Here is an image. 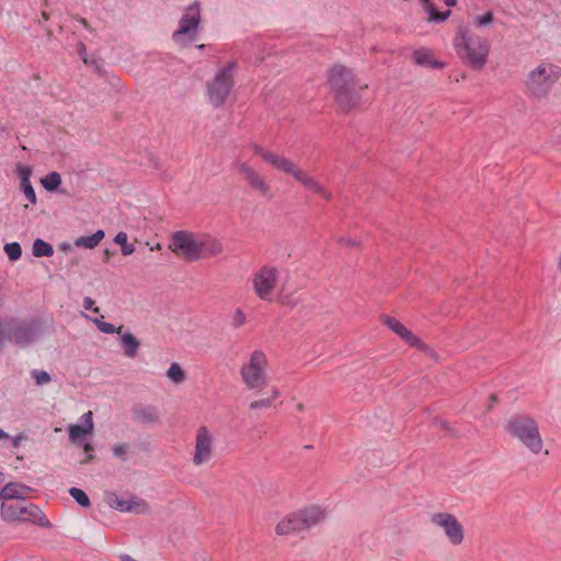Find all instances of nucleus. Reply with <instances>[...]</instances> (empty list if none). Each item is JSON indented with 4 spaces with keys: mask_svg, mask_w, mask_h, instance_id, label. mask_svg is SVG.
<instances>
[{
    "mask_svg": "<svg viewBox=\"0 0 561 561\" xmlns=\"http://www.w3.org/2000/svg\"><path fill=\"white\" fill-rule=\"evenodd\" d=\"M69 494L80 506L89 507L91 505V501L83 490L79 488H70Z\"/></svg>",
    "mask_w": 561,
    "mask_h": 561,
    "instance_id": "nucleus-33",
    "label": "nucleus"
},
{
    "mask_svg": "<svg viewBox=\"0 0 561 561\" xmlns=\"http://www.w3.org/2000/svg\"><path fill=\"white\" fill-rule=\"evenodd\" d=\"M94 324L98 327L99 331L106 334L121 333L123 327L116 328L114 324L103 321L102 319L95 318L92 319Z\"/></svg>",
    "mask_w": 561,
    "mask_h": 561,
    "instance_id": "nucleus-34",
    "label": "nucleus"
},
{
    "mask_svg": "<svg viewBox=\"0 0 561 561\" xmlns=\"http://www.w3.org/2000/svg\"><path fill=\"white\" fill-rule=\"evenodd\" d=\"M271 397L266 399L255 400L250 403V409L252 410H259L268 408L272 405L273 401L279 397V391L276 388H272L271 390Z\"/></svg>",
    "mask_w": 561,
    "mask_h": 561,
    "instance_id": "nucleus-32",
    "label": "nucleus"
},
{
    "mask_svg": "<svg viewBox=\"0 0 561 561\" xmlns=\"http://www.w3.org/2000/svg\"><path fill=\"white\" fill-rule=\"evenodd\" d=\"M399 336L409 345L432 354V351L424 343H422L420 339L415 336L409 329H405Z\"/></svg>",
    "mask_w": 561,
    "mask_h": 561,
    "instance_id": "nucleus-28",
    "label": "nucleus"
},
{
    "mask_svg": "<svg viewBox=\"0 0 561 561\" xmlns=\"http://www.w3.org/2000/svg\"><path fill=\"white\" fill-rule=\"evenodd\" d=\"M249 148L252 152L259 156L262 161L273 167L275 170L283 172L287 175L293 176L298 183H300L306 190L318 194L325 201L332 198V193L322 185L316 178L309 174L307 171L298 167L293 160L285 157L284 154L268 150L257 142H251Z\"/></svg>",
    "mask_w": 561,
    "mask_h": 561,
    "instance_id": "nucleus-1",
    "label": "nucleus"
},
{
    "mask_svg": "<svg viewBox=\"0 0 561 561\" xmlns=\"http://www.w3.org/2000/svg\"><path fill=\"white\" fill-rule=\"evenodd\" d=\"M241 380L249 390L260 389L268 381L267 357L264 352L256 350L240 368Z\"/></svg>",
    "mask_w": 561,
    "mask_h": 561,
    "instance_id": "nucleus-9",
    "label": "nucleus"
},
{
    "mask_svg": "<svg viewBox=\"0 0 561 561\" xmlns=\"http://www.w3.org/2000/svg\"><path fill=\"white\" fill-rule=\"evenodd\" d=\"M32 186V183H31V179H23V181H21V188L22 191L25 190L26 187H30Z\"/></svg>",
    "mask_w": 561,
    "mask_h": 561,
    "instance_id": "nucleus-49",
    "label": "nucleus"
},
{
    "mask_svg": "<svg viewBox=\"0 0 561 561\" xmlns=\"http://www.w3.org/2000/svg\"><path fill=\"white\" fill-rule=\"evenodd\" d=\"M341 241H342V242H345V243H347V244H350V245H355V244H356V242H355V241H352V240H344V239H343V240H341Z\"/></svg>",
    "mask_w": 561,
    "mask_h": 561,
    "instance_id": "nucleus-52",
    "label": "nucleus"
},
{
    "mask_svg": "<svg viewBox=\"0 0 561 561\" xmlns=\"http://www.w3.org/2000/svg\"><path fill=\"white\" fill-rule=\"evenodd\" d=\"M3 250L11 261H18L22 255V249L18 242L5 243Z\"/></svg>",
    "mask_w": 561,
    "mask_h": 561,
    "instance_id": "nucleus-35",
    "label": "nucleus"
},
{
    "mask_svg": "<svg viewBox=\"0 0 561 561\" xmlns=\"http://www.w3.org/2000/svg\"><path fill=\"white\" fill-rule=\"evenodd\" d=\"M413 59L415 64L421 66L437 67L438 65L432 60L431 53L425 48L416 49L413 53Z\"/></svg>",
    "mask_w": 561,
    "mask_h": 561,
    "instance_id": "nucleus-31",
    "label": "nucleus"
},
{
    "mask_svg": "<svg viewBox=\"0 0 561 561\" xmlns=\"http://www.w3.org/2000/svg\"><path fill=\"white\" fill-rule=\"evenodd\" d=\"M4 481V474L2 471H0V484Z\"/></svg>",
    "mask_w": 561,
    "mask_h": 561,
    "instance_id": "nucleus-54",
    "label": "nucleus"
},
{
    "mask_svg": "<svg viewBox=\"0 0 561 561\" xmlns=\"http://www.w3.org/2000/svg\"><path fill=\"white\" fill-rule=\"evenodd\" d=\"M214 451L215 438L213 433L206 426H199L195 435L193 463L197 467L208 463L213 459Z\"/></svg>",
    "mask_w": 561,
    "mask_h": 561,
    "instance_id": "nucleus-14",
    "label": "nucleus"
},
{
    "mask_svg": "<svg viewBox=\"0 0 561 561\" xmlns=\"http://www.w3.org/2000/svg\"><path fill=\"white\" fill-rule=\"evenodd\" d=\"M279 273L273 266H263L252 276V285L256 296L265 301L271 300L277 286Z\"/></svg>",
    "mask_w": 561,
    "mask_h": 561,
    "instance_id": "nucleus-13",
    "label": "nucleus"
},
{
    "mask_svg": "<svg viewBox=\"0 0 561 561\" xmlns=\"http://www.w3.org/2000/svg\"><path fill=\"white\" fill-rule=\"evenodd\" d=\"M103 230H98L91 236L80 237L75 240V245L84 249H94L104 238Z\"/></svg>",
    "mask_w": 561,
    "mask_h": 561,
    "instance_id": "nucleus-24",
    "label": "nucleus"
},
{
    "mask_svg": "<svg viewBox=\"0 0 561 561\" xmlns=\"http://www.w3.org/2000/svg\"><path fill=\"white\" fill-rule=\"evenodd\" d=\"M198 260L218 256L224 252L222 242L208 233L198 232Z\"/></svg>",
    "mask_w": 561,
    "mask_h": 561,
    "instance_id": "nucleus-17",
    "label": "nucleus"
},
{
    "mask_svg": "<svg viewBox=\"0 0 561 561\" xmlns=\"http://www.w3.org/2000/svg\"><path fill=\"white\" fill-rule=\"evenodd\" d=\"M121 345L125 355L133 358L137 355L140 343L131 333L127 332L121 336Z\"/></svg>",
    "mask_w": 561,
    "mask_h": 561,
    "instance_id": "nucleus-23",
    "label": "nucleus"
},
{
    "mask_svg": "<svg viewBox=\"0 0 561 561\" xmlns=\"http://www.w3.org/2000/svg\"><path fill=\"white\" fill-rule=\"evenodd\" d=\"M301 525L305 530H308L327 518V512L320 506L311 505L297 511Z\"/></svg>",
    "mask_w": 561,
    "mask_h": 561,
    "instance_id": "nucleus-19",
    "label": "nucleus"
},
{
    "mask_svg": "<svg viewBox=\"0 0 561 561\" xmlns=\"http://www.w3.org/2000/svg\"><path fill=\"white\" fill-rule=\"evenodd\" d=\"M202 23V4L193 1L183 8L178 27L172 33V41L181 46H187L196 39Z\"/></svg>",
    "mask_w": 561,
    "mask_h": 561,
    "instance_id": "nucleus-6",
    "label": "nucleus"
},
{
    "mask_svg": "<svg viewBox=\"0 0 561 561\" xmlns=\"http://www.w3.org/2000/svg\"><path fill=\"white\" fill-rule=\"evenodd\" d=\"M450 15V11H444V12H438L437 15H434V21L435 22H444L445 20L448 19V16Z\"/></svg>",
    "mask_w": 561,
    "mask_h": 561,
    "instance_id": "nucleus-45",
    "label": "nucleus"
},
{
    "mask_svg": "<svg viewBox=\"0 0 561 561\" xmlns=\"http://www.w3.org/2000/svg\"><path fill=\"white\" fill-rule=\"evenodd\" d=\"M8 437H9L8 433H5L3 430L0 428V439L8 438Z\"/></svg>",
    "mask_w": 561,
    "mask_h": 561,
    "instance_id": "nucleus-51",
    "label": "nucleus"
},
{
    "mask_svg": "<svg viewBox=\"0 0 561 561\" xmlns=\"http://www.w3.org/2000/svg\"><path fill=\"white\" fill-rule=\"evenodd\" d=\"M23 193L31 204H36L37 198L33 186L26 187L25 190H23Z\"/></svg>",
    "mask_w": 561,
    "mask_h": 561,
    "instance_id": "nucleus-43",
    "label": "nucleus"
},
{
    "mask_svg": "<svg viewBox=\"0 0 561 561\" xmlns=\"http://www.w3.org/2000/svg\"><path fill=\"white\" fill-rule=\"evenodd\" d=\"M160 249H161V245H160L159 243H157V244H154V245H152V247L150 248V250H151V251L160 250Z\"/></svg>",
    "mask_w": 561,
    "mask_h": 561,
    "instance_id": "nucleus-53",
    "label": "nucleus"
},
{
    "mask_svg": "<svg viewBox=\"0 0 561 561\" xmlns=\"http://www.w3.org/2000/svg\"><path fill=\"white\" fill-rule=\"evenodd\" d=\"M383 323L393 331L397 335H401L402 332L407 329L402 323H400L396 318L385 317Z\"/></svg>",
    "mask_w": 561,
    "mask_h": 561,
    "instance_id": "nucleus-37",
    "label": "nucleus"
},
{
    "mask_svg": "<svg viewBox=\"0 0 561 561\" xmlns=\"http://www.w3.org/2000/svg\"><path fill=\"white\" fill-rule=\"evenodd\" d=\"M0 515L8 523H32L42 527H49L50 523L44 512L35 504L1 503Z\"/></svg>",
    "mask_w": 561,
    "mask_h": 561,
    "instance_id": "nucleus-8",
    "label": "nucleus"
},
{
    "mask_svg": "<svg viewBox=\"0 0 561 561\" xmlns=\"http://www.w3.org/2000/svg\"><path fill=\"white\" fill-rule=\"evenodd\" d=\"M232 167L245 185L259 197L267 201L273 198L272 185L252 164L248 161L236 159L232 162Z\"/></svg>",
    "mask_w": 561,
    "mask_h": 561,
    "instance_id": "nucleus-10",
    "label": "nucleus"
},
{
    "mask_svg": "<svg viewBox=\"0 0 561 561\" xmlns=\"http://www.w3.org/2000/svg\"><path fill=\"white\" fill-rule=\"evenodd\" d=\"M198 232L180 230L172 234L169 249L179 257L198 261Z\"/></svg>",
    "mask_w": 561,
    "mask_h": 561,
    "instance_id": "nucleus-11",
    "label": "nucleus"
},
{
    "mask_svg": "<svg viewBox=\"0 0 561 561\" xmlns=\"http://www.w3.org/2000/svg\"><path fill=\"white\" fill-rule=\"evenodd\" d=\"M31 491V488L18 483V482H9L0 490V501L4 502L9 500H25V494Z\"/></svg>",
    "mask_w": 561,
    "mask_h": 561,
    "instance_id": "nucleus-21",
    "label": "nucleus"
},
{
    "mask_svg": "<svg viewBox=\"0 0 561 561\" xmlns=\"http://www.w3.org/2000/svg\"><path fill=\"white\" fill-rule=\"evenodd\" d=\"M93 305H94V301L92 298H90V297L84 298V300H83L84 309H87V310L92 309Z\"/></svg>",
    "mask_w": 561,
    "mask_h": 561,
    "instance_id": "nucleus-48",
    "label": "nucleus"
},
{
    "mask_svg": "<svg viewBox=\"0 0 561 561\" xmlns=\"http://www.w3.org/2000/svg\"><path fill=\"white\" fill-rule=\"evenodd\" d=\"M454 46L459 58L471 68L482 69L485 66L491 49L486 38L460 26L455 35Z\"/></svg>",
    "mask_w": 561,
    "mask_h": 561,
    "instance_id": "nucleus-2",
    "label": "nucleus"
},
{
    "mask_svg": "<svg viewBox=\"0 0 561 561\" xmlns=\"http://www.w3.org/2000/svg\"><path fill=\"white\" fill-rule=\"evenodd\" d=\"M426 12L428 14V20L430 21H434V15L438 14L437 10L432 4H428L426 7Z\"/></svg>",
    "mask_w": 561,
    "mask_h": 561,
    "instance_id": "nucleus-46",
    "label": "nucleus"
},
{
    "mask_svg": "<svg viewBox=\"0 0 561 561\" xmlns=\"http://www.w3.org/2000/svg\"><path fill=\"white\" fill-rule=\"evenodd\" d=\"M133 417L141 423L152 424L159 421V412L157 408L152 405L139 404L136 405L133 411Z\"/></svg>",
    "mask_w": 561,
    "mask_h": 561,
    "instance_id": "nucleus-22",
    "label": "nucleus"
},
{
    "mask_svg": "<svg viewBox=\"0 0 561 561\" xmlns=\"http://www.w3.org/2000/svg\"><path fill=\"white\" fill-rule=\"evenodd\" d=\"M399 336L409 345L432 354V351L424 343H422L420 339L415 336L409 329H405Z\"/></svg>",
    "mask_w": 561,
    "mask_h": 561,
    "instance_id": "nucleus-27",
    "label": "nucleus"
},
{
    "mask_svg": "<svg viewBox=\"0 0 561 561\" xmlns=\"http://www.w3.org/2000/svg\"><path fill=\"white\" fill-rule=\"evenodd\" d=\"M329 83L335 98L344 110L352 108L359 100L355 90V79L352 71L342 65H334L329 69Z\"/></svg>",
    "mask_w": 561,
    "mask_h": 561,
    "instance_id": "nucleus-4",
    "label": "nucleus"
},
{
    "mask_svg": "<svg viewBox=\"0 0 561 561\" xmlns=\"http://www.w3.org/2000/svg\"><path fill=\"white\" fill-rule=\"evenodd\" d=\"M23 437L21 435L14 436L11 438V444L13 448H19L21 445Z\"/></svg>",
    "mask_w": 561,
    "mask_h": 561,
    "instance_id": "nucleus-47",
    "label": "nucleus"
},
{
    "mask_svg": "<svg viewBox=\"0 0 561 561\" xmlns=\"http://www.w3.org/2000/svg\"><path fill=\"white\" fill-rule=\"evenodd\" d=\"M83 449L88 454V456H87V458L82 462H88V461H90L93 458V455L91 454L92 450H93V447H92V445L90 443H85L83 445Z\"/></svg>",
    "mask_w": 561,
    "mask_h": 561,
    "instance_id": "nucleus-44",
    "label": "nucleus"
},
{
    "mask_svg": "<svg viewBox=\"0 0 561 561\" xmlns=\"http://www.w3.org/2000/svg\"><path fill=\"white\" fill-rule=\"evenodd\" d=\"M236 61H229L226 66L218 69L211 80L207 82V99L215 107H220L227 101L233 85Z\"/></svg>",
    "mask_w": 561,
    "mask_h": 561,
    "instance_id": "nucleus-7",
    "label": "nucleus"
},
{
    "mask_svg": "<svg viewBox=\"0 0 561 561\" xmlns=\"http://www.w3.org/2000/svg\"><path fill=\"white\" fill-rule=\"evenodd\" d=\"M247 321V317L241 309L233 312L231 324L233 328H241Z\"/></svg>",
    "mask_w": 561,
    "mask_h": 561,
    "instance_id": "nucleus-38",
    "label": "nucleus"
},
{
    "mask_svg": "<svg viewBox=\"0 0 561 561\" xmlns=\"http://www.w3.org/2000/svg\"><path fill=\"white\" fill-rule=\"evenodd\" d=\"M493 22V13L486 12L483 15H478L474 18L473 23L477 26H488Z\"/></svg>",
    "mask_w": 561,
    "mask_h": 561,
    "instance_id": "nucleus-39",
    "label": "nucleus"
},
{
    "mask_svg": "<svg viewBox=\"0 0 561 561\" xmlns=\"http://www.w3.org/2000/svg\"><path fill=\"white\" fill-rule=\"evenodd\" d=\"M505 433L518 440L533 454H539L543 448V442L538 424L534 419L525 414L510 416L504 424Z\"/></svg>",
    "mask_w": 561,
    "mask_h": 561,
    "instance_id": "nucleus-3",
    "label": "nucleus"
},
{
    "mask_svg": "<svg viewBox=\"0 0 561 561\" xmlns=\"http://www.w3.org/2000/svg\"><path fill=\"white\" fill-rule=\"evenodd\" d=\"M167 377L174 383L180 385L184 382L186 375L183 368L178 363H172L167 370Z\"/></svg>",
    "mask_w": 561,
    "mask_h": 561,
    "instance_id": "nucleus-29",
    "label": "nucleus"
},
{
    "mask_svg": "<svg viewBox=\"0 0 561 561\" xmlns=\"http://www.w3.org/2000/svg\"><path fill=\"white\" fill-rule=\"evenodd\" d=\"M114 242L121 245V251L124 256L130 255L135 252L134 244L128 243V237L126 232H118L114 238Z\"/></svg>",
    "mask_w": 561,
    "mask_h": 561,
    "instance_id": "nucleus-30",
    "label": "nucleus"
},
{
    "mask_svg": "<svg viewBox=\"0 0 561 561\" xmlns=\"http://www.w3.org/2000/svg\"><path fill=\"white\" fill-rule=\"evenodd\" d=\"M33 255L36 257L51 256L54 254V248L48 242L42 239H35L32 248Z\"/></svg>",
    "mask_w": 561,
    "mask_h": 561,
    "instance_id": "nucleus-25",
    "label": "nucleus"
},
{
    "mask_svg": "<svg viewBox=\"0 0 561 561\" xmlns=\"http://www.w3.org/2000/svg\"><path fill=\"white\" fill-rule=\"evenodd\" d=\"M106 503L111 508L123 513L144 514L148 512L147 503L136 495L119 497L115 493L106 494Z\"/></svg>",
    "mask_w": 561,
    "mask_h": 561,
    "instance_id": "nucleus-15",
    "label": "nucleus"
},
{
    "mask_svg": "<svg viewBox=\"0 0 561 561\" xmlns=\"http://www.w3.org/2000/svg\"><path fill=\"white\" fill-rule=\"evenodd\" d=\"M305 530L297 512L282 518L276 525L275 531L280 536L298 534Z\"/></svg>",
    "mask_w": 561,
    "mask_h": 561,
    "instance_id": "nucleus-20",
    "label": "nucleus"
},
{
    "mask_svg": "<svg viewBox=\"0 0 561 561\" xmlns=\"http://www.w3.org/2000/svg\"><path fill=\"white\" fill-rule=\"evenodd\" d=\"M41 183L46 191L54 192L61 184V176L58 172L53 171L42 178Z\"/></svg>",
    "mask_w": 561,
    "mask_h": 561,
    "instance_id": "nucleus-26",
    "label": "nucleus"
},
{
    "mask_svg": "<svg viewBox=\"0 0 561 561\" xmlns=\"http://www.w3.org/2000/svg\"><path fill=\"white\" fill-rule=\"evenodd\" d=\"M16 173L20 178V181H23V179H31L32 170L30 167L26 165H18Z\"/></svg>",
    "mask_w": 561,
    "mask_h": 561,
    "instance_id": "nucleus-41",
    "label": "nucleus"
},
{
    "mask_svg": "<svg viewBox=\"0 0 561 561\" xmlns=\"http://www.w3.org/2000/svg\"><path fill=\"white\" fill-rule=\"evenodd\" d=\"M38 336L37 325L34 322H20L9 325V342L19 345H28Z\"/></svg>",
    "mask_w": 561,
    "mask_h": 561,
    "instance_id": "nucleus-16",
    "label": "nucleus"
},
{
    "mask_svg": "<svg viewBox=\"0 0 561 561\" xmlns=\"http://www.w3.org/2000/svg\"><path fill=\"white\" fill-rule=\"evenodd\" d=\"M81 424H71L68 427L69 439L73 444H78L84 436L92 434L94 430L93 414L91 411L85 412L81 416Z\"/></svg>",
    "mask_w": 561,
    "mask_h": 561,
    "instance_id": "nucleus-18",
    "label": "nucleus"
},
{
    "mask_svg": "<svg viewBox=\"0 0 561 561\" xmlns=\"http://www.w3.org/2000/svg\"><path fill=\"white\" fill-rule=\"evenodd\" d=\"M9 327L7 328L3 322L0 321V348L5 344L8 340Z\"/></svg>",
    "mask_w": 561,
    "mask_h": 561,
    "instance_id": "nucleus-42",
    "label": "nucleus"
},
{
    "mask_svg": "<svg viewBox=\"0 0 561 561\" xmlns=\"http://www.w3.org/2000/svg\"><path fill=\"white\" fill-rule=\"evenodd\" d=\"M127 450H128L127 444H116L113 446V455L116 458L122 459V460L126 459Z\"/></svg>",
    "mask_w": 561,
    "mask_h": 561,
    "instance_id": "nucleus-40",
    "label": "nucleus"
},
{
    "mask_svg": "<svg viewBox=\"0 0 561 561\" xmlns=\"http://www.w3.org/2000/svg\"><path fill=\"white\" fill-rule=\"evenodd\" d=\"M31 376L37 386H44L51 381V377L46 370L33 369Z\"/></svg>",
    "mask_w": 561,
    "mask_h": 561,
    "instance_id": "nucleus-36",
    "label": "nucleus"
},
{
    "mask_svg": "<svg viewBox=\"0 0 561 561\" xmlns=\"http://www.w3.org/2000/svg\"><path fill=\"white\" fill-rule=\"evenodd\" d=\"M444 3L447 5V7H455L456 3H457V0H444Z\"/></svg>",
    "mask_w": 561,
    "mask_h": 561,
    "instance_id": "nucleus-50",
    "label": "nucleus"
},
{
    "mask_svg": "<svg viewBox=\"0 0 561 561\" xmlns=\"http://www.w3.org/2000/svg\"><path fill=\"white\" fill-rule=\"evenodd\" d=\"M560 78L561 68L559 66L542 61L527 75L526 88L533 96L546 98Z\"/></svg>",
    "mask_w": 561,
    "mask_h": 561,
    "instance_id": "nucleus-5",
    "label": "nucleus"
},
{
    "mask_svg": "<svg viewBox=\"0 0 561 561\" xmlns=\"http://www.w3.org/2000/svg\"><path fill=\"white\" fill-rule=\"evenodd\" d=\"M431 523L439 528L453 546H459L465 538V530L460 522L450 513H434Z\"/></svg>",
    "mask_w": 561,
    "mask_h": 561,
    "instance_id": "nucleus-12",
    "label": "nucleus"
}]
</instances>
